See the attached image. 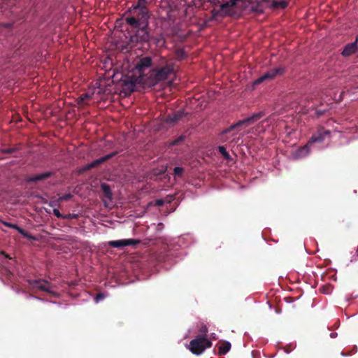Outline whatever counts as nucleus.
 <instances>
[{
	"mask_svg": "<svg viewBox=\"0 0 358 358\" xmlns=\"http://www.w3.org/2000/svg\"><path fill=\"white\" fill-rule=\"evenodd\" d=\"M330 131L322 127L319 128L313 134L308 143L297 149L293 153L294 159H301L306 157L310 150H321L327 148L331 138Z\"/></svg>",
	"mask_w": 358,
	"mask_h": 358,
	"instance_id": "nucleus-1",
	"label": "nucleus"
},
{
	"mask_svg": "<svg viewBox=\"0 0 358 358\" xmlns=\"http://www.w3.org/2000/svg\"><path fill=\"white\" fill-rule=\"evenodd\" d=\"M148 3V0H138L136 5L129 8L128 12L132 13V15L125 19L128 24L142 31L148 27L150 15L147 9Z\"/></svg>",
	"mask_w": 358,
	"mask_h": 358,
	"instance_id": "nucleus-2",
	"label": "nucleus"
},
{
	"mask_svg": "<svg viewBox=\"0 0 358 358\" xmlns=\"http://www.w3.org/2000/svg\"><path fill=\"white\" fill-rule=\"evenodd\" d=\"M152 58L150 57H144L141 58L136 64L135 68L131 72L129 73L128 80H124L127 85H129V87L133 90L134 87L136 84H142L146 85L147 78L152 71Z\"/></svg>",
	"mask_w": 358,
	"mask_h": 358,
	"instance_id": "nucleus-3",
	"label": "nucleus"
},
{
	"mask_svg": "<svg viewBox=\"0 0 358 358\" xmlns=\"http://www.w3.org/2000/svg\"><path fill=\"white\" fill-rule=\"evenodd\" d=\"M174 69L171 64H166L165 66L159 69H152V71L147 78L146 85L150 87L155 85L160 81L168 79L172 74H173Z\"/></svg>",
	"mask_w": 358,
	"mask_h": 358,
	"instance_id": "nucleus-4",
	"label": "nucleus"
},
{
	"mask_svg": "<svg viewBox=\"0 0 358 358\" xmlns=\"http://www.w3.org/2000/svg\"><path fill=\"white\" fill-rule=\"evenodd\" d=\"M110 93L105 85V82L102 80H97L93 86L92 90L83 94L78 99L79 105H85L87 100L98 101L99 96L101 94Z\"/></svg>",
	"mask_w": 358,
	"mask_h": 358,
	"instance_id": "nucleus-5",
	"label": "nucleus"
},
{
	"mask_svg": "<svg viewBox=\"0 0 358 358\" xmlns=\"http://www.w3.org/2000/svg\"><path fill=\"white\" fill-rule=\"evenodd\" d=\"M212 342L208 340L207 336L204 334L199 335L192 339L187 346V348L192 354L200 355L206 350V349L210 348Z\"/></svg>",
	"mask_w": 358,
	"mask_h": 358,
	"instance_id": "nucleus-6",
	"label": "nucleus"
},
{
	"mask_svg": "<svg viewBox=\"0 0 358 358\" xmlns=\"http://www.w3.org/2000/svg\"><path fill=\"white\" fill-rule=\"evenodd\" d=\"M240 0H222L218 13L221 15L232 16L237 12L236 4Z\"/></svg>",
	"mask_w": 358,
	"mask_h": 358,
	"instance_id": "nucleus-7",
	"label": "nucleus"
},
{
	"mask_svg": "<svg viewBox=\"0 0 358 358\" xmlns=\"http://www.w3.org/2000/svg\"><path fill=\"white\" fill-rule=\"evenodd\" d=\"M263 116H264L263 112H259V113H254L250 117H248L242 120H240L237 123L231 125L230 127V129H234L235 128H238L241 126H244L245 127H248L249 125H250V124L255 123V122H257V120H259Z\"/></svg>",
	"mask_w": 358,
	"mask_h": 358,
	"instance_id": "nucleus-8",
	"label": "nucleus"
},
{
	"mask_svg": "<svg viewBox=\"0 0 358 358\" xmlns=\"http://www.w3.org/2000/svg\"><path fill=\"white\" fill-rule=\"evenodd\" d=\"M29 285L33 288H37L40 290L46 292H52V287L49 282L44 280H32L29 281Z\"/></svg>",
	"mask_w": 358,
	"mask_h": 358,
	"instance_id": "nucleus-9",
	"label": "nucleus"
},
{
	"mask_svg": "<svg viewBox=\"0 0 358 358\" xmlns=\"http://www.w3.org/2000/svg\"><path fill=\"white\" fill-rule=\"evenodd\" d=\"M186 114L187 113H185L184 110H182L175 112L164 118V124L168 126H173L178 121L182 120Z\"/></svg>",
	"mask_w": 358,
	"mask_h": 358,
	"instance_id": "nucleus-10",
	"label": "nucleus"
},
{
	"mask_svg": "<svg viewBox=\"0 0 358 358\" xmlns=\"http://www.w3.org/2000/svg\"><path fill=\"white\" fill-rule=\"evenodd\" d=\"M139 243V240L129 238L109 241L108 245L113 248H122L129 245H136Z\"/></svg>",
	"mask_w": 358,
	"mask_h": 358,
	"instance_id": "nucleus-11",
	"label": "nucleus"
},
{
	"mask_svg": "<svg viewBox=\"0 0 358 358\" xmlns=\"http://www.w3.org/2000/svg\"><path fill=\"white\" fill-rule=\"evenodd\" d=\"M283 72V69L282 68H276L273 69H271L266 72L264 75L259 77L255 81V85H258L266 80H271L275 77L278 74H281Z\"/></svg>",
	"mask_w": 358,
	"mask_h": 358,
	"instance_id": "nucleus-12",
	"label": "nucleus"
},
{
	"mask_svg": "<svg viewBox=\"0 0 358 358\" xmlns=\"http://www.w3.org/2000/svg\"><path fill=\"white\" fill-rule=\"evenodd\" d=\"M357 41H355L351 43L346 45L343 50L342 51L341 54L345 57H348L355 53L357 51Z\"/></svg>",
	"mask_w": 358,
	"mask_h": 358,
	"instance_id": "nucleus-13",
	"label": "nucleus"
},
{
	"mask_svg": "<svg viewBox=\"0 0 358 358\" xmlns=\"http://www.w3.org/2000/svg\"><path fill=\"white\" fill-rule=\"evenodd\" d=\"M51 172H45L42 173L36 174L34 176H31L29 178V181L30 182H36L39 180H44L45 178H48L51 176Z\"/></svg>",
	"mask_w": 358,
	"mask_h": 358,
	"instance_id": "nucleus-14",
	"label": "nucleus"
},
{
	"mask_svg": "<svg viewBox=\"0 0 358 358\" xmlns=\"http://www.w3.org/2000/svg\"><path fill=\"white\" fill-rule=\"evenodd\" d=\"M231 348V343L228 341H226L221 344L219 347V353L220 355H225L227 353Z\"/></svg>",
	"mask_w": 358,
	"mask_h": 358,
	"instance_id": "nucleus-15",
	"label": "nucleus"
},
{
	"mask_svg": "<svg viewBox=\"0 0 358 358\" xmlns=\"http://www.w3.org/2000/svg\"><path fill=\"white\" fill-rule=\"evenodd\" d=\"M218 150H219V152H220V154L224 157V159H230V155L227 152L226 148L224 146H219Z\"/></svg>",
	"mask_w": 358,
	"mask_h": 358,
	"instance_id": "nucleus-16",
	"label": "nucleus"
},
{
	"mask_svg": "<svg viewBox=\"0 0 358 358\" xmlns=\"http://www.w3.org/2000/svg\"><path fill=\"white\" fill-rule=\"evenodd\" d=\"M106 297V294L104 293H99L94 297V301L98 303L101 301L103 300Z\"/></svg>",
	"mask_w": 358,
	"mask_h": 358,
	"instance_id": "nucleus-17",
	"label": "nucleus"
},
{
	"mask_svg": "<svg viewBox=\"0 0 358 358\" xmlns=\"http://www.w3.org/2000/svg\"><path fill=\"white\" fill-rule=\"evenodd\" d=\"M183 169L180 166H176L173 169V173L175 175L180 176L182 173Z\"/></svg>",
	"mask_w": 358,
	"mask_h": 358,
	"instance_id": "nucleus-18",
	"label": "nucleus"
},
{
	"mask_svg": "<svg viewBox=\"0 0 358 358\" xmlns=\"http://www.w3.org/2000/svg\"><path fill=\"white\" fill-rule=\"evenodd\" d=\"M101 188H102V189L103 190V192L106 194H110V187H109V186L108 185L102 184L101 185Z\"/></svg>",
	"mask_w": 358,
	"mask_h": 358,
	"instance_id": "nucleus-19",
	"label": "nucleus"
},
{
	"mask_svg": "<svg viewBox=\"0 0 358 358\" xmlns=\"http://www.w3.org/2000/svg\"><path fill=\"white\" fill-rule=\"evenodd\" d=\"M71 198V194H64L62 196H60L59 199H58V201H66V200H68L69 199Z\"/></svg>",
	"mask_w": 358,
	"mask_h": 358,
	"instance_id": "nucleus-20",
	"label": "nucleus"
},
{
	"mask_svg": "<svg viewBox=\"0 0 358 358\" xmlns=\"http://www.w3.org/2000/svg\"><path fill=\"white\" fill-rule=\"evenodd\" d=\"M16 230L20 233L22 235H23L24 237H28L27 236V233L23 230L22 228H20L19 226L17 227V229Z\"/></svg>",
	"mask_w": 358,
	"mask_h": 358,
	"instance_id": "nucleus-21",
	"label": "nucleus"
},
{
	"mask_svg": "<svg viewBox=\"0 0 358 358\" xmlns=\"http://www.w3.org/2000/svg\"><path fill=\"white\" fill-rule=\"evenodd\" d=\"M53 213L57 217H63L62 215L60 213L59 210L57 208L53 209Z\"/></svg>",
	"mask_w": 358,
	"mask_h": 358,
	"instance_id": "nucleus-22",
	"label": "nucleus"
},
{
	"mask_svg": "<svg viewBox=\"0 0 358 358\" xmlns=\"http://www.w3.org/2000/svg\"><path fill=\"white\" fill-rule=\"evenodd\" d=\"M4 224L10 228H12V229H17V224H12V223H9V222H4Z\"/></svg>",
	"mask_w": 358,
	"mask_h": 358,
	"instance_id": "nucleus-23",
	"label": "nucleus"
},
{
	"mask_svg": "<svg viewBox=\"0 0 358 358\" xmlns=\"http://www.w3.org/2000/svg\"><path fill=\"white\" fill-rule=\"evenodd\" d=\"M164 203V201L163 199H157L155 201V204L158 206H163Z\"/></svg>",
	"mask_w": 358,
	"mask_h": 358,
	"instance_id": "nucleus-24",
	"label": "nucleus"
},
{
	"mask_svg": "<svg viewBox=\"0 0 358 358\" xmlns=\"http://www.w3.org/2000/svg\"><path fill=\"white\" fill-rule=\"evenodd\" d=\"M111 157V155H106L103 157H101L99 159L97 160V162H104L105 160L109 159L110 157Z\"/></svg>",
	"mask_w": 358,
	"mask_h": 358,
	"instance_id": "nucleus-25",
	"label": "nucleus"
},
{
	"mask_svg": "<svg viewBox=\"0 0 358 358\" xmlns=\"http://www.w3.org/2000/svg\"><path fill=\"white\" fill-rule=\"evenodd\" d=\"M143 38L145 41L148 40V38H149V34L147 31H144V34H143Z\"/></svg>",
	"mask_w": 358,
	"mask_h": 358,
	"instance_id": "nucleus-26",
	"label": "nucleus"
},
{
	"mask_svg": "<svg viewBox=\"0 0 358 358\" xmlns=\"http://www.w3.org/2000/svg\"><path fill=\"white\" fill-rule=\"evenodd\" d=\"M200 331L201 332L206 333L208 331V328L206 327V326H203L201 328Z\"/></svg>",
	"mask_w": 358,
	"mask_h": 358,
	"instance_id": "nucleus-27",
	"label": "nucleus"
},
{
	"mask_svg": "<svg viewBox=\"0 0 358 358\" xmlns=\"http://www.w3.org/2000/svg\"><path fill=\"white\" fill-rule=\"evenodd\" d=\"M330 336H331V338H336L337 336V333L336 332H332V333L330 334Z\"/></svg>",
	"mask_w": 358,
	"mask_h": 358,
	"instance_id": "nucleus-28",
	"label": "nucleus"
},
{
	"mask_svg": "<svg viewBox=\"0 0 358 358\" xmlns=\"http://www.w3.org/2000/svg\"><path fill=\"white\" fill-rule=\"evenodd\" d=\"M182 139H183V136H180V137H179V138H178V140H177V141H176L173 143V144H176L178 141H182Z\"/></svg>",
	"mask_w": 358,
	"mask_h": 358,
	"instance_id": "nucleus-29",
	"label": "nucleus"
},
{
	"mask_svg": "<svg viewBox=\"0 0 358 358\" xmlns=\"http://www.w3.org/2000/svg\"><path fill=\"white\" fill-rule=\"evenodd\" d=\"M50 206H52V207H54V206H56V203H55V201H52V202L50 203Z\"/></svg>",
	"mask_w": 358,
	"mask_h": 358,
	"instance_id": "nucleus-30",
	"label": "nucleus"
},
{
	"mask_svg": "<svg viewBox=\"0 0 358 358\" xmlns=\"http://www.w3.org/2000/svg\"><path fill=\"white\" fill-rule=\"evenodd\" d=\"M285 352H286V353H289V351H288V350H285Z\"/></svg>",
	"mask_w": 358,
	"mask_h": 358,
	"instance_id": "nucleus-31",
	"label": "nucleus"
}]
</instances>
